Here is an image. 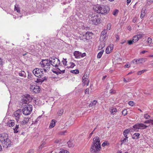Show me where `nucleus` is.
Returning <instances> with one entry per match:
<instances>
[{
    "mask_svg": "<svg viewBox=\"0 0 153 153\" xmlns=\"http://www.w3.org/2000/svg\"><path fill=\"white\" fill-rule=\"evenodd\" d=\"M105 52H106V53L107 54H109L111 52V51H110V50L109 49V47H108L106 48V50H105Z\"/></svg>",
    "mask_w": 153,
    "mask_h": 153,
    "instance_id": "41",
    "label": "nucleus"
},
{
    "mask_svg": "<svg viewBox=\"0 0 153 153\" xmlns=\"http://www.w3.org/2000/svg\"><path fill=\"white\" fill-rule=\"evenodd\" d=\"M30 89L33 90V91L35 93H38L40 91V88L38 86H35L33 88V86L30 88Z\"/></svg>",
    "mask_w": 153,
    "mask_h": 153,
    "instance_id": "14",
    "label": "nucleus"
},
{
    "mask_svg": "<svg viewBox=\"0 0 153 153\" xmlns=\"http://www.w3.org/2000/svg\"><path fill=\"white\" fill-rule=\"evenodd\" d=\"M70 64H71V65L70 66V68H73L75 66V64L74 63L71 62Z\"/></svg>",
    "mask_w": 153,
    "mask_h": 153,
    "instance_id": "49",
    "label": "nucleus"
},
{
    "mask_svg": "<svg viewBox=\"0 0 153 153\" xmlns=\"http://www.w3.org/2000/svg\"><path fill=\"white\" fill-rule=\"evenodd\" d=\"M74 54L76 58H80L81 57H83L86 56V54L85 53H82L79 51H75Z\"/></svg>",
    "mask_w": 153,
    "mask_h": 153,
    "instance_id": "9",
    "label": "nucleus"
},
{
    "mask_svg": "<svg viewBox=\"0 0 153 153\" xmlns=\"http://www.w3.org/2000/svg\"><path fill=\"white\" fill-rule=\"evenodd\" d=\"M50 60L49 59V60L46 59L45 60H43L42 61L40 62V64L41 66L45 64L49 65V63L50 62Z\"/></svg>",
    "mask_w": 153,
    "mask_h": 153,
    "instance_id": "15",
    "label": "nucleus"
},
{
    "mask_svg": "<svg viewBox=\"0 0 153 153\" xmlns=\"http://www.w3.org/2000/svg\"><path fill=\"white\" fill-rule=\"evenodd\" d=\"M14 10H16L18 13L20 12V10L18 5L16 4L15 5Z\"/></svg>",
    "mask_w": 153,
    "mask_h": 153,
    "instance_id": "30",
    "label": "nucleus"
},
{
    "mask_svg": "<svg viewBox=\"0 0 153 153\" xmlns=\"http://www.w3.org/2000/svg\"><path fill=\"white\" fill-rule=\"evenodd\" d=\"M97 101L94 100L93 102H91V103L89 105L91 106H94L97 103Z\"/></svg>",
    "mask_w": 153,
    "mask_h": 153,
    "instance_id": "37",
    "label": "nucleus"
},
{
    "mask_svg": "<svg viewBox=\"0 0 153 153\" xmlns=\"http://www.w3.org/2000/svg\"><path fill=\"white\" fill-rule=\"evenodd\" d=\"M19 76L22 77H25L26 76V74L24 71H21L19 73Z\"/></svg>",
    "mask_w": 153,
    "mask_h": 153,
    "instance_id": "25",
    "label": "nucleus"
},
{
    "mask_svg": "<svg viewBox=\"0 0 153 153\" xmlns=\"http://www.w3.org/2000/svg\"><path fill=\"white\" fill-rule=\"evenodd\" d=\"M147 42L148 43H151L152 42V39L151 38L149 37L147 39Z\"/></svg>",
    "mask_w": 153,
    "mask_h": 153,
    "instance_id": "53",
    "label": "nucleus"
},
{
    "mask_svg": "<svg viewBox=\"0 0 153 153\" xmlns=\"http://www.w3.org/2000/svg\"><path fill=\"white\" fill-rule=\"evenodd\" d=\"M144 59L139 58L138 59H134L132 61V62L134 63H135L136 64L142 63L143 62H145Z\"/></svg>",
    "mask_w": 153,
    "mask_h": 153,
    "instance_id": "11",
    "label": "nucleus"
},
{
    "mask_svg": "<svg viewBox=\"0 0 153 153\" xmlns=\"http://www.w3.org/2000/svg\"><path fill=\"white\" fill-rule=\"evenodd\" d=\"M55 120H52L49 126V128H51L53 127L55 125Z\"/></svg>",
    "mask_w": 153,
    "mask_h": 153,
    "instance_id": "26",
    "label": "nucleus"
},
{
    "mask_svg": "<svg viewBox=\"0 0 153 153\" xmlns=\"http://www.w3.org/2000/svg\"><path fill=\"white\" fill-rule=\"evenodd\" d=\"M111 25L110 24H108L107 25V30H109L111 29Z\"/></svg>",
    "mask_w": 153,
    "mask_h": 153,
    "instance_id": "51",
    "label": "nucleus"
},
{
    "mask_svg": "<svg viewBox=\"0 0 153 153\" xmlns=\"http://www.w3.org/2000/svg\"><path fill=\"white\" fill-rule=\"evenodd\" d=\"M121 145L125 142L128 143V139L123 138V139L121 140Z\"/></svg>",
    "mask_w": 153,
    "mask_h": 153,
    "instance_id": "29",
    "label": "nucleus"
},
{
    "mask_svg": "<svg viewBox=\"0 0 153 153\" xmlns=\"http://www.w3.org/2000/svg\"><path fill=\"white\" fill-rule=\"evenodd\" d=\"M115 38L116 39V41H117L119 39V36L117 35L116 34L115 35Z\"/></svg>",
    "mask_w": 153,
    "mask_h": 153,
    "instance_id": "55",
    "label": "nucleus"
},
{
    "mask_svg": "<svg viewBox=\"0 0 153 153\" xmlns=\"http://www.w3.org/2000/svg\"><path fill=\"white\" fill-rule=\"evenodd\" d=\"M29 118H25L23 120L20 122V124L23 125H25L28 122Z\"/></svg>",
    "mask_w": 153,
    "mask_h": 153,
    "instance_id": "19",
    "label": "nucleus"
},
{
    "mask_svg": "<svg viewBox=\"0 0 153 153\" xmlns=\"http://www.w3.org/2000/svg\"><path fill=\"white\" fill-rule=\"evenodd\" d=\"M147 2L148 4H151L153 3V0H147Z\"/></svg>",
    "mask_w": 153,
    "mask_h": 153,
    "instance_id": "46",
    "label": "nucleus"
},
{
    "mask_svg": "<svg viewBox=\"0 0 153 153\" xmlns=\"http://www.w3.org/2000/svg\"><path fill=\"white\" fill-rule=\"evenodd\" d=\"M102 55L99 53L97 55V57L98 58H100L101 57Z\"/></svg>",
    "mask_w": 153,
    "mask_h": 153,
    "instance_id": "61",
    "label": "nucleus"
},
{
    "mask_svg": "<svg viewBox=\"0 0 153 153\" xmlns=\"http://www.w3.org/2000/svg\"><path fill=\"white\" fill-rule=\"evenodd\" d=\"M117 111V109L116 108H113L110 111V112L111 113V114H113V115L114 114V112H115Z\"/></svg>",
    "mask_w": 153,
    "mask_h": 153,
    "instance_id": "39",
    "label": "nucleus"
},
{
    "mask_svg": "<svg viewBox=\"0 0 153 153\" xmlns=\"http://www.w3.org/2000/svg\"><path fill=\"white\" fill-rule=\"evenodd\" d=\"M66 59H65L63 58V60L62 61V62L63 63V64L64 65H66L67 63V61H66Z\"/></svg>",
    "mask_w": 153,
    "mask_h": 153,
    "instance_id": "43",
    "label": "nucleus"
},
{
    "mask_svg": "<svg viewBox=\"0 0 153 153\" xmlns=\"http://www.w3.org/2000/svg\"><path fill=\"white\" fill-rule=\"evenodd\" d=\"M130 131L128 129H126L123 132V133H125L126 134H128L129 132Z\"/></svg>",
    "mask_w": 153,
    "mask_h": 153,
    "instance_id": "45",
    "label": "nucleus"
},
{
    "mask_svg": "<svg viewBox=\"0 0 153 153\" xmlns=\"http://www.w3.org/2000/svg\"><path fill=\"white\" fill-rule=\"evenodd\" d=\"M108 47H109V49L110 50V51H111V52L112 51V50H113V45L112 44H111L109 46H108Z\"/></svg>",
    "mask_w": 153,
    "mask_h": 153,
    "instance_id": "42",
    "label": "nucleus"
},
{
    "mask_svg": "<svg viewBox=\"0 0 153 153\" xmlns=\"http://www.w3.org/2000/svg\"><path fill=\"white\" fill-rule=\"evenodd\" d=\"M88 74H86L84 75L82 77V81L83 83H85V82L87 81L88 78Z\"/></svg>",
    "mask_w": 153,
    "mask_h": 153,
    "instance_id": "22",
    "label": "nucleus"
},
{
    "mask_svg": "<svg viewBox=\"0 0 153 153\" xmlns=\"http://www.w3.org/2000/svg\"><path fill=\"white\" fill-rule=\"evenodd\" d=\"M93 35V33L89 32H87L85 34L82 33V36H83L82 37V40L84 41L87 40H89L92 38Z\"/></svg>",
    "mask_w": 153,
    "mask_h": 153,
    "instance_id": "7",
    "label": "nucleus"
},
{
    "mask_svg": "<svg viewBox=\"0 0 153 153\" xmlns=\"http://www.w3.org/2000/svg\"><path fill=\"white\" fill-rule=\"evenodd\" d=\"M19 125H16L15 128H13V130H14V132L15 133H17L19 131V130H18L19 128Z\"/></svg>",
    "mask_w": 153,
    "mask_h": 153,
    "instance_id": "31",
    "label": "nucleus"
},
{
    "mask_svg": "<svg viewBox=\"0 0 153 153\" xmlns=\"http://www.w3.org/2000/svg\"><path fill=\"white\" fill-rule=\"evenodd\" d=\"M128 104L129 105L133 106L134 104V102L133 101H130L128 102Z\"/></svg>",
    "mask_w": 153,
    "mask_h": 153,
    "instance_id": "44",
    "label": "nucleus"
},
{
    "mask_svg": "<svg viewBox=\"0 0 153 153\" xmlns=\"http://www.w3.org/2000/svg\"><path fill=\"white\" fill-rule=\"evenodd\" d=\"M66 132V131H62L59 133V134L62 135H64Z\"/></svg>",
    "mask_w": 153,
    "mask_h": 153,
    "instance_id": "57",
    "label": "nucleus"
},
{
    "mask_svg": "<svg viewBox=\"0 0 153 153\" xmlns=\"http://www.w3.org/2000/svg\"><path fill=\"white\" fill-rule=\"evenodd\" d=\"M49 60L51 61V64L53 66L58 67L61 64L59 59L55 57H51Z\"/></svg>",
    "mask_w": 153,
    "mask_h": 153,
    "instance_id": "4",
    "label": "nucleus"
},
{
    "mask_svg": "<svg viewBox=\"0 0 153 153\" xmlns=\"http://www.w3.org/2000/svg\"><path fill=\"white\" fill-rule=\"evenodd\" d=\"M109 92H110V93H111V94H113L115 92V91H114L113 89H111L110 90V91Z\"/></svg>",
    "mask_w": 153,
    "mask_h": 153,
    "instance_id": "60",
    "label": "nucleus"
},
{
    "mask_svg": "<svg viewBox=\"0 0 153 153\" xmlns=\"http://www.w3.org/2000/svg\"><path fill=\"white\" fill-rule=\"evenodd\" d=\"M107 29H104L101 32V37H102L103 38H105V35L107 33Z\"/></svg>",
    "mask_w": 153,
    "mask_h": 153,
    "instance_id": "24",
    "label": "nucleus"
},
{
    "mask_svg": "<svg viewBox=\"0 0 153 153\" xmlns=\"http://www.w3.org/2000/svg\"><path fill=\"white\" fill-rule=\"evenodd\" d=\"M146 10L144 8H143L140 14V18L141 19L143 18L145 16V14L146 13Z\"/></svg>",
    "mask_w": 153,
    "mask_h": 153,
    "instance_id": "17",
    "label": "nucleus"
},
{
    "mask_svg": "<svg viewBox=\"0 0 153 153\" xmlns=\"http://www.w3.org/2000/svg\"><path fill=\"white\" fill-rule=\"evenodd\" d=\"M47 137H48V136L47 135L44 136V139L43 140H44V141H46V140H47V139L48 138Z\"/></svg>",
    "mask_w": 153,
    "mask_h": 153,
    "instance_id": "62",
    "label": "nucleus"
},
{
    "mask_svg": "<svg viewBox=\"0 0 153 153\" xmlns=\"http://www.w3.org/2000/svg\"><path fill=\"white\" fill-rule=\"evenodd\" d=\"M136 36L137 37L138 39H141L142 37V34H137Z\"/></svg>",
    "mask_w": 153,
    "mask_h": 153,
    "instance_id": "48",
    "label": "nucleus"
},
{
    "mask_svg": "<svg viewBox=\"0 0 153 153\" xmlns=\"http://www.w3.org/2000/svg\"><path fill=\"white\" fill-rule=\"evenodd\" d=\"M149 121V123H151L153 125V120H150Z\"/></svg>",
    "mask_w": 153,
    "mask_h": 153,
    "instance_id": "64",
    "label": "nucleus"
},
{
    "mask_svg": "<svg viewBox=\"0 0 153 153\" xmlns=\"http://www.w3.org/2000/svg\"><path fill=\"white\" fill-rule=\"evenodd\" d=\"M45 141H44V140H43V141L41 142V144L39 146V148L40 149H42V148L44 146L45 144Z\"/></svg>",
    "mask_w": 153,
    "mask_h": 153,
    "instance_id": "33",
    "label": "nucleus"
},
{
    "mask_svg": "<svg viewBox=\"0 0 153 153\" xmlns=\"http://www.w3.org/2000/svg\"><path fill=\"white\" fill-rule=\"evenodd\" d=\"M94 9L95 11H96L98 13H101L103 14L107 13L110 10L108 6L104 5H98Z\"/></svg>",
    "mask_w": 153,
    "mask_h": 153,
    "instance_id": "1",
    "label": "nucleus"
},
{
    "mask_svg": "<svg viewBox=\"0 0 153 153\" xmlns=\"http://www.w3.org/2000/svg\"><path fill=\"white\" fill-rule=\"evenodd\" d=\"M93 142L92 143H94V145H97L99 144V145H100V140L98 137H94L93 139Z\"/></svg>",
    "mask_w": 153,
    "mask_h": 153,
    "instance_id": "13",
    "label": "nucleus"
},
{
    "mask_svg": "<svg viewBox=\"0 0 153 153\" xmlns=\"http://www.w3.org/2000/svg\"><path fill=\"white\" fill-rule=\"evenodd\" d=\"M33 72L37 77H42L43 76V71L42 69L35 68L33 70Z\"/></svg>",
    "mask_w": 153,
    "mask_h": 153,
    "instance_id": "5",
    "label": "nucleus"
},
{
    "mask_svg": "<svg viewBox=\"0 0 153 153\" xmlns=\"http://www.w3.org/2000/svg\"><path fill=\"white\" fill-rule=\"evenodd\" d=\"M27 100H28V99L27 98H26L25 99V100H23V101L24 103L26 104L27 103Z\"/></svg>",
    "mask_w": 153,
    "mask_h": 153,
    "instance_id": "59",
    "label": "nucleus"
},
{
    "mask_svg": "<svg viewBox=\"0 0 153 153\" xmlns=\"http://www.w3.org/2000/svg\"><path fill=\"white\" fill-rule=\"evenodd\" d=\"M128 44L130 45H131L132 44H133V43H134L133 42V40H129L128 41Z\"/></svg>",
    "mask_w": 153,
    "mask_h": 153,
    "instance_id": "52",
    "label": "nucleus"
},
{
    "mask_svg": "<svg viewBox=\"0 0 153 153\" xmlns=\"http://www.w3.org/2000/svg\"><path fill=\"white\" fill-rule=\"evenodd\" d=\"M52 71L53 72V73L56 74L57 75L61 73V72H60L59 71Z\"/></svg>",
    "mask_w": 153,
    "mask_h": 153,
    "instance_id": "56",
    "label": "nucleus"
},
{
    "mask_svg": "<svg viewBox=\"0 0 153 153\" xmlns=\"http://www.w3.org/2000/svg\"><path fill=\"white\" fill-rule=\"evenodd\" d=\"M32 75H31L30 74H29L28 75L27 78L29 79H30L31 78H32Z\"/></svg>",
    "mask_w": 153,
    "mask_h": 153,
    "instance_id": "63",
    "label": "nucleus"
},
{
    "mask_svg": "<svg viewBox=\"0 0 153 153\" xmlns=\"http://www.w3.org/2000/svg\"><path fill=\"white\" fill-rule=\"evenodd\" d=\"M51 63H49V65H43L41 67H42V68H44V70L45 72H47V70H48L50 69V67H51Z\"/></svg>",
    "mask_w": 153,
    "mask_h": 153,
    "instance_id": "16",
    "label": "nucleus"
},
{
    "mask_svg": "<svg viewBox=\"0 0 153 153\" xmlns=\"http://www.w3.org/2000/svg\"><path fill=\"white\" fill-rule=\"evenodd\" d=\"M130 66V65L129 64V63H127L126 64V65H125V68H128Z\"/></svg>",
    "mask_w": 153,
    "mask_h": 153,
    "instance_id": "58",
    "label": "nucleus"
},
{
    "mask_svg": "<svg viewBox=\"0 0 153 153\" xmlns=\"http://www.w3.org/2000/svg\"><path fill=\"white\" fill-rule=\"evenodd\" d=\"M15 121L14 120H10L8 121L7 125L10 127L13 126L15 125Z\"/></svg>",
    "mask_w": 153,
    "mask_h": 153,
    "instance_id": "20",
    "label": "nucleus"
},
{
    "mask_svg": "<svg viewBox=\"0 0 153 153\" xmlns=\"http://www.w3.org/2000/svg\"><path fill=\"white\" fill-rule=\"evenodd\" d=\"M1 142L3 145V147H5L6 148L10 147L12 145L11 142L9 138H7L6 140H4Z\"/></svg>",
    "mask_w": 153,
    "mask_h": 153,
    "instance_id": "8",
    "label": "nucleus"
},
{
    "mask_svg": "<svg viewBox=\"0 0 153 153\" xmlns=\"http://www.w3.org/2000/svg\"><path fill=\"white\" fill-rule=\"evenodd\" d=\"M140 134L139 133H135L133 135L132 138L134 139H137L139 138Z\"/></svg>",
    "mask_w": 153,
    "mask_h": 153,
    "instance_id": "23",
    "label": "nucleus"
},
{
    "mask_svg": "<svg viewBox=\"0 0 153 153\" xmlns=\"http://www.w3.org/2000/svg\"><path fill=\"white\" fill-rule=\"evenodd\" d=\"M8 138L7 134L4 133L0 134V140L2 142Z\"/></svg>",
    "mask_w": 153,
    "mask_h": 153,
    "instance_id": "12",
    "label": "nucleus"
},
{
    "mask_svg": "<svg viewBox=\"0 0 153 153\" xmlns=\"http://www.w3.org/2000/svg\"><path fill=\"white\" fill-rule=\"evenodd\" d=\"M119 11L118 10L116 9L114 10L112 13L115 16L116 14L118 13Z\"/></svg>",
    "mask_w": 153,
    "mask_h": 153,
    "instance_id": "40",
    "label": "nucleus"
},
{
    "mask_svg": "<svg viewBox=\"0 0 153 153\" xmlns=\"http://www.w3.org/2000/svg\"><path fill=\"white\" fill-rule=\"evenodd\" d=\"M22 115V111L21 109H19L17 110L14 113V115L15 117V119L17 122L19 120Z\"/></svg>",
    "mask_w": 153,
    "mask_h": 153,
    "instance_id": "10",
    "label": "nucleus"
},
{
    "mask_svg": "<svg viewBox=\"0 0 153 153\" xmlns=\"http://www.w3.org/2000/svg\"><path fill=\"white\" fill-rule=\"evenodd\" d=\"M138 40L139 39L136 36H135L133 38V42L134 43H135L137 42Z\"/></svg>",
    "mask_w": 153,
    "mask_h": 153,
    "instance_id": "32",
    "label": "nucleus"
},
{
    "mask_svg": "<svg viewBox=\"0 0 153 153\" xmlns=\"http://www.w3.org/2000/svg\"><path fill=\"white\" fill-rule=\"evenodd\" d=\"M46 78H45L44 79L43 78L42 79L37 78L36 80L35 81L37 83L41 82V83L44 81V79H46Z\"/></svg>",
    "mask_w": 153,
    "mask_h": 153,
    "instance_id": "28",
    "label": "nucleus"
},
{
    "mask_svg": "<svg viewBox=\"0 0 153 153\" xmlns=\"http://www.w3.org/2000/svg\"><path fill=\"white\" fill-rule=\"evenodd\" d=\"M32 110V105L30 104H28L27 105H25L22 111L23 114L27 115L30 114Z\"/></svg>",
    "mask_w": 153,
    "mask_h": 153,
    "instance_id": "3",
    "label": "nucleus"
},
{
    "mask_svg": "<svg viewBox=\"0 0 153 153\" xmlns=\"http://www.w3.org/2000/svg\"><path fill=\"white\" fill-rule=\"evenodd\" d=\"M122 113L124 115H125L127 114V111L126 110H124L123 111Z\"/></svg>",
    "mask_w": 153,
    "mask_h": 153,
    "instance_id": "50",
    "label": "nucleus"
},
{
    "mask_svg": "<svg viewBox=\"0 0 153 153\" xmlns=\"http://www.w3.org/2000/svg\"><path fill=\"white\" fill-rule=\"evenodd\" d=\"M101 149V145H94V143H92L90 151L91 153H100Z\"/></svg>",
    "mask_w": 153,
    "mask_h": 153,
    "instance_id": "2",
    "label": "nucleus"
},
{
    "mask_svg": "<svg viewBox=\"0 0 153 153\" xmlns=\"http://www.w3.org/2000/svg\"><path fill=\"white\" fill-rule=\"evenodd\" d=\"M133 128L134 130L135 131H137L138 130H137V129H140L141 128L140 127V126L139 125V123H137L133 126V128Z\"/></svg>",
    "mask_w": 153,
    "mask_h": 153,
    "instance_id": "18",
    "label": "nucleus"
},
{
    "mask_svg": "<svg viewBox=\"0 0 153 153\" xmlns=\"http://www.w3.org/2000/svg\"><path fill=\"white\" fill-rule=\"evenodd\" d=\"M139 125L140 126V127L141 128L140 129H144L148 127L147 126L142 123H139Z\"/></svg>",
    "mask_w": 153,
    "mask_h": 153,
    "instance_id": "27",
    "label": "nucleus"
},
{
    "mask_svg": "<svg viewBox=\"0 0 153 153\" xmlns=\"http://www.w3.org/2000/svg\"><path fill=\"white\" fill-rule=\"evenodd\" d=\"M85 94H89V89L88 88H86L85 91Z\"/></svg>",
    "mask_w": 153,
    "mask_h": 153,
    "instance_id": "54",
    "label": "nucleus"
},
{
    "mask_svg": "<svg viewBox=\"0 0 153 153\" xmlns=\"http://www.w3.org/2000/svg\"><path fill=\"white\" fill-rule=\"evenodd\" d=\"M71 72L75 74H78L79 73V71L78 69H76L75 70L71 71Z\"/></svg>",
    "mask_w": 153,
    "mask_h": 153,
    "instance_id": "34",
    "label": "nucleus"
},
{
    "mask_svg": "<svg viewBox=\"0 0 153 153\" xmlns=\"http://www.w3.org/2000/svg\"><path fill=\"white\" fill-rule=\"evenodd\" d=\"M144 117L146 119H149L150 118V116L147 114H144Z\"/></svg>",
    "mask_w": 153,
    "mask_h": 153,
    "instance_id": "47",
    "label": "nucleus"
},
{
    "mask_svg": "<svg viewBox=\"0 0 153 153\" xmlns=\"http://www.w3.org/2000/svg\"><path fill=\"white\" fill-rule=\"evenodd\" d=\"M104 46V44H100L98 47V49L100 50L102 49V48H103Z\"/></svg>",
    "mask_w": 153,
    "mask_h": 153,
    "instance_id": "38",
    "label": "nucleus"
},
{
    "mask_svg": "<svg viewBox=\"0 0 153 153\" xmlns=\"http://www.w3.org/2000/svg\"><path fill=\"white\" fill-rule=\"evenodd\" d=\"M100 18L99 16L96 15L92 17L90 23L93 25H97L100 23Z\"/></svg>",
    "mask_w": 153,
    "mask_h": 153,
    "instance_id": "6",
    "label": "nucleus"
},
{
    "mask_svg": "<svg viewBox=\"0 0 153 153\" xmlns=\"http://www.w3.org/2000/svg\"><path fill=\"white\" fill-rule=\"evenodd\" d=\"M64 110L63 109H61L58 112V114L59 116L61 115L63 113Z\"/></svg>",
    "mask_w": 153,
    "mask_h": 153,
    "instance_id": "36",
    "label": "nucleus"
},
{
    "mask_svg": "<svg viewBox=\"0 0 153 153\" xmlns=\"http://www.w3.org/2000/svg\"><path fill=\"white\" fill-rule=\"evenodd\" d=\"M146 71V70H143L140 71H139L137 73V75H140L142 73H143L145 72Z\"/></svg>",
    "mask_w": 153,
    "mask_h": 153,
    "instance_id": "35",
    "label": "nucleus"
},
{
    "mask_svg": "<svg viewBox=\"0 0 153 153\" xmlns=\"http://www.w3.org/2000/svg\"><path fill=\"white\" fill-rule=\"evenodd\" d=\"M68 145L69 147H73L74 145V142L73 141H71L69 140V141L67 142Z\"/></svg>",
    "mask_w": 153,
    "mask_h": 153,
    "instance_id": "21",
    "label": "nucleus"
}]
</instances>
